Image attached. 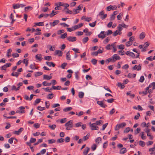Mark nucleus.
<instances>
[{"mask_svg":"<svg viewBox=\"0 0 155 155\" xmlns=\"http://www.w3.org/2000/svg\"><path fill=\"white\" fill-rule=\"evenodd\" d=\"M45 60L51 61L52 60V57L50 56H45L44 58Z\"/></svg>","mask_w":155,"mask_h":155,"instance_id":"nucleus-30","label":"nucleus"},{"mask_svg":"<svg viewBox=\"0 0 155 155\" xmlns=\"http://www.w3.org/2000/svg\"><path fill=\"white\" fill-rule=\"evenodd\" d=\"M106 63H109L110 62H114V59H113L112 57L111 58H108L106 60Z\"/></svg>","mask_w":155,"mask_h":155,"instance_id":"nucleus-33","label":"nucleus"},{"mask_svg":"<svg viewBox=\"0 0 155 155\" xmlns=\"http://www.w3.org/2000/svg\"><path fill=\"white\" fill-rule=\"evenodd\" d=\"M25 108L23 106H21L19 107L18 109L19 110H18L16 111V113H24L25 112L24 109Z\"/></svg>","mask_w":155,"mask_h":155,"instance_id":"nucleus-4","label":"nucleus"},{"mask_svg":"<svg viewBox=\"0 0 155 155\" xmlns=\"http://www.w3.org/2000/svg\"><path fill=\"white\" fill-rule=\"evenodd\" d=\"M104 101H97V103L101 107L103 108H105L107 107V105L104 103Z\"/></svg>","mask_w":155,"mask_h":155,"instance_id":"nucleus-6","label":"nucleus"},{"mask_svg":"<svg viewBox=\"0 0 155 155\" xmlns=\"http://www.w3.org/2000/svg\"><path fill=\"white\" fill-rule=\"evenodd\" d=\"M72 108L71 107H68L66 108H64L63 109V111L64 112H67L69 111H70L72 110Z\"/></svg>","mask_w":155,"mask_h":155,"instance_id":"nucleus-27","label":"nucleus"},{"mask_svg":"<svg viewBox=\"0 0 155 155\" xmlns=\"http://www.w3.org/2000/svg\"><path fill=\"white\" fill-rule=\"evenodd\" d=\"M144 80V78L143 76H141L139 80V82H143Z\"/></svg>","mask_w":155,"mask_h":155,"instance_id":"nucleus-55","label":"nucleus"},{"mask_svg":"<svg viewBox=\"0 0 155 155\" xmlns=\"http://www.w3.org/2000/svg\"><path fill=\"white\" fill-rule=\"evenodd\" d=\"M23 130V128L21 127L20 128L18 131H15L13 133L17 135H19Z\"/></svg>","mask_w":155,"mask_h":155,"instance_id":"nucleus-14","label":"nucleus"},{"mask_svg":"<svg viewBox=\"0 0 155 155\" xmlns=\"http://www.w3.org/2000/svg\"><path fill=\"white\" fill-rule=\"evenodd\" d=\"M67 34L66 33H65L63 34H62L61 36V38L62 39H64L67 37Z\"/></svg>","mask_w":155,"mask_h":155,"instance_id":"nucleus-47","label":"nucleus"},{"mask_svg":"<svg viewBox=\"0 0 155 155\" xmlns=\"http://www.w3.org/2000/svg\"><path fill=\"white\" fill-rule=\"evenodd\" d=\"M62 54H63L62 51L60 50H56L55 51V55H58V56L60 57L62 55Z\"/></svg>","mask_w":155,"mask_h":155,"instance_id":"nucleus-11","label":"nucleus"},{"mask_svg":"<svg viewBox=\"0 0 155 155\" xmlns=\"http://www.w3.org/2000/svg\"><path fill=\"white\" fill-rule=\"evenodd\" d=\"M123 15V13H120L117 16V19L118 20H120L121 18V16H122Z\"/></svg>","mask_w":155,"mask_h":155,"instance_id":"nucleus-40","label":"nucleus"},{"mask_svg":"<svg viewBox=\"0 0 155 155\" xmlns=\"http://www.w3.org/2000/svg\"><path fill=\"white\" fill-rule=\"evenodd\" d=\"M130 127H127L126 128L124 131V133H127L129 132L130 130Z\"/></svg>","mask_w":155,"mask_h":155,"instance_id":"nucleus-45","label":"nucleus"},{"mask_svg":"<svg viewBox=\"0 0 155 155\" xmlns=\"http://www.w3.org/2000/svg\"><path fill=\"white\" fill-rule=\"evenodd\" d=\"M65 126H68L70 127H73V121L71 120H70L68 121L65 124Z\"/></svg>","mask_w":155,"mask_h":155,"instance_id":"nucleus-13","label":"nucleus"},{"mask_svg":"<svg viewBox=\"0 0 155 155\" xmlns=\"http://www.w3.org/2000/svg\"><path fill=\"white\" fill-rule=\"evenodd\" d=\"M89 135L87 134L86 136H84L83 137V139L84 141H86L87 140L89 137Z\"/></svg>","mask_w":155,"mask_h":155,"instance_id":"nucleus-61","label":"nucleus"},{"mask_svg":"<svg viewBox=\"0 0 155 155\" xmlns=\"http://www.w3.org/2000/svg\"><path fill=\"white\" fill-rule=\"evenodd\" d=\"M139 145L142 147H144L145 146V143L143 141L140 140L139 141Z\"/></svg>","mask_w":155,"mask_h":155,"instance_id":"nucleus-44","label":"nucleus"},{"mask_svg":"<svg viewBox=\"0 0 155 155\" xmlns=\"http://www.w3.org/2000/svg\"><path fill=\"white\" fill-rule=\"evenodd\" d=\"M115 111V109L114 108L112 109V110L110 111L109 112V114L111 115H112L113 114H114Z\"/></svg>","mask_w":155,"mask_h":155,"instance_id":"nucleus-50","label":"nucleus"},{"mask_svg":"<svg viewBox=\"0 0 155 155\" xmlns=\"http://www.w3.org/2000/svg\"><path fill=\"white\" fill-rule=\"evenodd\" d=\"M104 88L106 90L108 91L110 93H112L110 89L107 86H104Z\"/></svg>","mask_w":155,"mask_h":155,"instance_id":"nucleus-60","label":"nucleus"},{"mask_svg":"<svg viewBox=\"0 0 155 155\" xmlns=\"http://www.w3.org/2000/svg\"><path fill=\"white\" fill-rule=\"evenodd\" d=\"M37 109L40 111H42L45 109V107H42L40 106H38L37 107Z\"/></svg>","mask_w":155,"mask_h":155,"instance_id":"nucleus-48","label":"nucleus"},{"mask_svg":"<svg viewBox=\"0 0 155 155\" xmlns=\"http://www.w3.org/2000/svg\"><path fill=\"white\" fill-rule=\"evenodd\" d=\"M14 138L13 137H11L8 140V142L10 144H12L13 142V140Z\"/></svg>","mask_w":155,"mask_h":155,"instance_id":"nucleus-64","label":"nucleus"},{"mask_svg":"<svg viewBox=\"0 0 155 155\" xmlns=\"http://www.w3.org/2000/svg\"><path fill=\"white\" fill-rule=\"evenodd\" d=\"M20 74V73H18L16 72L13 71L12 74L11 75L13 76H15L16 77H18L19 75Z\"/></svg>","mask_w":155,"mask_h":155,"instance_id":"nucleus-22","label":"nucleus"},{"mask_svg":"<svg viewBox=\"0 0 155 155\" xmlns=\"http://www.w3.org/2000/svg\"><path fill=\"white\" fill-rule=\"evenodd\" d=\"M52 78V77L48 75L45 74L43 75V79L47 80H49Z\"/></svg>","mask_w":155,"mask_h":155,"instance_id":"nucleus-16","label":"nucleus"},{"mask_svg":"<svg viewBox=\"0 0 155 155\" xmlns=\"http://www.w3.org/2000/svg\"><path fill=\"white\" fill-rule=\"evenodd\" d=\"M56 140L55 139H53L48 140V142L49 144H51L55 142Z\"/></svg>","mask_w":155,"mask_h":155,"instance_id":"nucleus-42","label":"nucleus"},{"mask_svg":"<svg viewBox=\"0 0 155 155\" xmlns=\"http://www.w3.org/2000/svg\"><path fill=\"white\" fill-rule=\"evenodd\" d=\"M145 36V34L144 32H142L139 35V38L140 39L144 38Z\"/></svg>","mask_w":155,"mask_h":155,"instance_id":"nucleus-23","label":"nucleus"},{"mask_svg":"<svg viewBox=\"0 0 155 155\" xmlns=\"http://www.w3.org/2000/svg\"><path fill=\"white\" fill-rule=\"evenodd\" d=\"M117 34L120 35V34L119 33V31L118 30H117L114 32L113 35L114 36H117Z\"/></svg>","mask_w":155,"mask_h":155,"instance_id":"nucleus-49","label":"nucleus"},{"mask_svg":"<svg viewBox=\"0 0 155 155\" xmlns=\"http://www.w3.org/2000/svg\"><path fill=\"white\" fill-rule=\"evenodd\" d=\"M90 149L88 147H86V148L84 149V150L83 152V154L84 155H87Z\"/></svg>","mask_w":155,"mask_h":155,"instance_id":"nucleus-17","label":"nucleus"},{"mask_svg":"<svg viewBox=\"0 0 155 155\" xmlns=\"http://www.w3.org/2000/svg\"><path fill=\"white\" fill-rule=\"evenodd\" d=\"M59 22V20H54L53 22H50V25L52 26H54L55 25L58 24Z\"/></svg>","mask_w":155,"mask_h":155,"instance_id":"nucleus-12","label":"nucleus"},{"mask_svg":"<svg viewBox=\"0 0 155 155\" xmlns=\"http://www.w3.org/2000/svg\"><path fill=\"white\" fill-rule=\"evenodd\" d=\"M88 39L89 38L88 37H85L82 40L83 43L85 44L86 43L88 40Z\"/></svg>","mask_w":155,"mask_h":155,"instance_id":"nucleus-37","label":"nucleus"},{"mask_svg":"<svg viewBox=\"0 0 155 155\" xmlns=\"http://www.w3.org/2000/svg\"><path fill=\"white\" fill-rule=\"evenodd\" d=\"M97 60L95 59H93L91 60V62L94 64L95 65L97 62Z\"/></svg>","mask_w":155,"mask_h":155,"instance_id":"nucleus-52","label":"nucleus"},{"mask_svg":"<svg viewBox=\"0 0 155 155\" xmlns=\"http://www.w3.org/2000/svg\"><path fill=\"white\" fill-rule=\"evenodd\" d=\"M117 86L119 87H120L121 89L124 88L125 87L124 84H122L120 82H119L118 83Z\"/></svg>","mask_w":155,"mask_h":155,"instance_id":"nucleus-19","label":"nucleus"},{"mask_svg":"<svg viewBox=\"0 0 155 155\" xmlns=\"http://www.w3.org/2000/svg\"><path fill=\"white\" fill-rule=\"evenodd\" d=\"M19 87H18L17 88H16V87L15 85H13L12 87V90H15V91H17L19 90Z\"/></svg>","mask_w":155,"mask_h":155,"instance_id":"nucleus-34","label":"nucleus"},{"mask_svg":"<svg viewBox=\"0 0 155 155\" xmlns=\"http://www.w3.org/2000/svg\"><path fill=\"white\" fill-rule=\"evenodd\" d=\"M116 43V42H115L111 44L112 47L113 48L114 52H115L117 51V49L115 46Z\"/></svg>","mask_w":155,"mask_h":155,"instance_id":"nucleus-31","label":"nucleus"},{"mask_svg":"<svg viewBox=\"0 0 155 155\" xmlns=\"http://www.w3.org/2000/svg\"><path fill=\"white\" fill-rule=\"evenodd\" d=\"M113 59H114V62H115L117 60H120V58L118 55L117 54H115L112 56Z\"/></svg>","mask_w":155,"mask_h":155,"instance_id":"nucleus-8","label":"nucleus"},{"mask_svg":"<svg viewBox=\"0 0 155 155\" xmlns=\"http://www.w3.org/2000/svg\"><path fill=\"white\" fill-rule=\"evenodd\" d=\"M13 8L14 9H17L20 8H23L25 7V5L22 4H13Z\"/></svg>","mask_w":155,"mask_h":155,"instance_id":"nucleus-2","label":"nucleus"},{"mask_svg":"<svg viewBox=\"0 0 155 155\" xmlns=\"http://www.w3.org/2000/svg\"><path fill=\"white\" fill-rule=\"evenodd\" d=\"M130 56L132 58H136V56H135V54L132 52H131V53H130Z\"/></svg>","mask_w":155,"mask_h":155,"instance_id":"nucleus-63","label":"nucleus"},{"mask_svg":"<svg viewBox=\"0 0 155 155\" xmlns=\"http://www.w3.org/2000/svg\"><path fill=\"white\" fill-rule=\"evenodd\" d=\"M32 9V7L31 6H28L25 8V12H27L28 10H31Z\"/></svg>","mask_w":155,"mask_h":155,"instance_id":"nucleus-26","label":"nucleus"},{"mask_svg":"<svg viewBox=\"0 0 155 155\" xmlns=\"http://www.w3.org/2000/svg\"><path fill=\"white\" fill-rule=\"evenodd\" d=\"M67 39L69 41L74 42L76 40L77 38L75 37H72L71 36H69L67 37Z\"/></svg>","mask_w":155,"mask_h":155,"instance_id":"nucleus-7","label":"nucleus"},{"mask_svg":"<svg viewBox=\"0 0 155 155\" xmlns=\"http://www.w3.org/2000/svg\"><path fill=\"white\" fill-rule=\"evenodd\" d=\"M140 134L141 135V138L143 140H145L146 138V137L145 136H144V132H141Z\"/></svg>","mask_w":155,"mask_h":155,"instance_id":"nucleus-41","label":"nucleus"},{"mask_svg":"<svg viewBox=\"0 0 155 155\" xmlns=\"http://www.w3.org/2000/svg\"><path fill=\"white\" fill-rule=\"evenodd\" d=\"M49 127L51 129L54 130L56 127V126L55 124H53L52 125H49Z\"/></svg>","mask_w":155,"mask_h":155,"instance_id":"nucleus-43","label":"nucleus"},{"mask_svg":"<svg viewBox=\"0 0 155 155\" xmlns=\"http://www.w3.org/2000/svg\"><path fill=\"white\" fill-rule=\"evenodd\" d=\"M35 25L38 26H44V24L43 22H39L35 23Z\"/></svg>","mask_w":155,"mask_h":155,"instance_id":"nucleus-28","label":"nucleus"},{"mask_svg":"<svg viewBox=\"0 0 155 155\" xmlns=\"http://www.w3.org/2000/svg\"><path fill=\"white\" fill-rule=\"evenodd\" d=\"M122 25L121 24H119V25H118V26L117 27V28L118 29V31H122V30L123 28H122Z\"/></svg>","mask_w":155,"mask_h":155,"instance_id":"nucleus-51","label":"nucleus"},{"mask_svg":"<svg viewBox=\"0 0 155 155\" xmlns=\"http://www.w3.org/2000/svg\"><path fill=\"white\" fill-rule=\"evenodd\" d=\"M41 101V99H37L34 103V104L36 105L37 104L39 103Z\"/></svg>","mask_w":155,"mask_h":155,"instance_id":"nucleus-46","label":"nucleus"},{"mask_svg":"<svg viewBox=\"0 0 155 155\" xmlns=\"http://www.w3.org/2000/svg\"><path fill=\"white\" fill-rule=\"evenodd\" d=\"M126 148H123L120 149V153L121 154H124L126 152Z\"/></svg>","mask_w":155,"mask_h":155,"instance_id":"nucleus-21","label":"nucleus"},{"mask_svg":"<svg viewBox=\"0 0 155 155\" xmlns=\"http://www.w3.org/2000/svg\"><path fill=\"white\" fill-rule=\"evenodd\" d=\"M96 22V21H95L94 22H92V23H89V25L91 27H94L95 26Z\"/></svg>","mask_w":155,"mask_h":155,"instance_id":"nucleus-39","label":"nucleus"},{"mask_svg":"<svg viewBox=\"0 0 155 155\" xmlns=\"http://www.w3.org/2000/svg\"><path fill=\"white\" fill-rule=\"evenodd\" d=\"M126 124L125 122H123L121 124H118L115 127V130H118L120 128H123L126 126Z\"/></svg>","mask_w":155,"mask_h":155,"instance_id":"nucleus-1","label":"nucleus"},{"mask_svg":"<svg viewBox=\"0 0 155 155\" xmlns=\"http://www.w3.org/2000/svg\"><path fill=\"white\" fill-rule=\"evenodd\" d=\"M127 94L128 95L130 96V97L132 98H134L135 97V95L134 94H131L130 91L128 92L127 93Z\"/></svg>","mask_w":155,"mask_h":155,"instance_id":"nucleus-35","label":"nucleus"},{"mask_svg":"<svg viewBox=\"0 0 155 155\" xmlns=\"http://www.w3.org/2000/svg\"><path fill=\"white\" fill-rule=\"evenodd\" d=\"M84 95V94L83 92L80 91L78 93V97L80 98H82L83 97Z\"/></svg>","mask_w":155,"mask_h":155,"instance_id":"nucleus-25","label":"nucleus"},{"mask_svg":"<svg viewBox=\"0 0 155 155\" xmlns=\"http://www.w3.org/2000/svg\"><path fill=\"white\" fill-rule=\"evenodd\" d=\"M150 85H151V87H152L153 89H155V82H153L152 83L150 84Z\"/></svg>","mask_w":155,"mask_h":155,"instance_id":"nucleus-62","label":"nucleus"},{"mask_svg":"<svg viewBox=\"0 0 155 155\" xmlns=\"http://www.w3.org/2000/svg\"><path fill=\"white\" fill-rule=\"evenodd\" d=\"M36 58L39 61H41L42 59L41 55V54H38L35 56Z\"/></svg>","mask_w":155,"mask_h":155,"instance_id":"nucleus-18","label":"nucleus"},{"mask_svg":"<svg viewBox=\"0 0 155 155\" xmlns=\"http://www.w3.org/2000/svg\"><path fill=\"white\" fill-rule=\"evenodd\" d=\"M104 14V11L103 10L100 12L98 15L101 16L102 15H103V16H101V18L103 20L105 19L107 16V14Z\"/></svg>","mask_w":155,"mask_h":155,"instance_id":"nucleus-5","label":"nucleus"},{"mask_svg":"<svg viewBox=\"0 0 155 155\" xmlns=\"http://www.w3.org/2000/svg\"><path fill=\"white\" fill-rule=\"evenodd\" d=\"M66 58L67 60H71V55L70 53V51H68L67 52L66 54Z\"/></svg>","mask_w":155,"mask_h":155,"instance_id":"nucleus-20","label":"nucleus"},{"mask_svg":"<svg viewBox=\"0 0 155 155\" xmlns=\"http://www.w3.org/2000/svg\"><path fill=\"white\" fill-rule=\"evenodd\" d=\"M141 129L140 128H137L136 130L135 131V134H138L140 132Z\"/></svg>","mask_w":155,"mask_h":155,"instance_id":"nucleus-58","label":"nucleus"},{"mask_svg":"<svg viewBox=\"0 0 155 155\" xmlns=\"http://www.w3.org/2000/svg\"><path fill=\"white\" fill-rule=\"evenodd\" d=\"M83 25V23H80L79 25H76L72 27V28L73 29V30H76L78 29L79 28L81 27Z\"/></svg>","mask_w":155,"mask_h":155,"instance_id":"nucleus-10","label":"nucleus"},{"mask_svg":"<svg viewBox=\"0 0 155 155\" xmlns=\"http://www.w3.org/2000/svg\"><path fill=\"white\" fill-rule=\"evenodd\" d=\"M46 64L47 65L50 67L52 66L53 67H54L55 66V64L52 62L46 61Z\"/></svg>","mask_w":155,"mask_h":155,"instance_id":"nucleus-15","label":"nucleus"},{"mask_svg":"<svg viewBox=\"0 0 155 155\" xmlns=\"http://www.w3.org/2000/svg\"><path fill=\"white\" fill-rule=\"evenodd\" d=\"M112 31L110 30H108L107 31L105 32V33L106 34V36L110 34H111L112 33Z\"/></svg>","mask_w":155,"mask_h":155,"instance_id":"nucleus-38","label":"nucleus"},{"mask_svg":"<svg viewBox=\"0 0 155 155\" xmlns=\"http://www.w3.org/2000/svg\"><path fill=\"white\" fill-rule=\"evenodd\" d=\"M67 65V63H63L61 65V68L63 69H64L65 68V66Z\"/></svg>","mask_w":155,"mask_h":155,"instance_id":"nucleus-57","label":"nucleus"},{"mask_svg":"<svg viewBox=\"0 0 155 155\" xmlns=\"http://www.w3.org/2000/svg\"><path fill=\"white\" fill-rule=\"evenodd\" d=\"M12 51V50L10 48L8 50L7 52V56L8 58L10 57L11 56V53Z\"/></svg>","mask_w":155,"mask_h":155,"instance_id":"nucleus-24","label":"nucleus"},{"mask_svg":"<svg viewBox=\"0 0 155 155\" xmlns=\"http://www.w3.org/2000/svg\"><path fill=\"white\" fill-rule=\"evenodd\" d=\"M98 36L99 38L103 39L106 37V34L104 33V31H101Z\"/></svg>","mask_w":155,"mask_h":155,"instance_id":"nucleus-9","label":"nucleus"},{"mask_svg":"<svg viewBox=\"0 0 155 155\" xmlns=\"http://www.w3.org/2000/svg\"><path fill=\"white\" fill-rule=\"evenodd\" d=\"M64 140V139L61 138L58 139L57 140V142L58 143H61L63 142Z\"/></svg>","mask_w":155,"mask_h":155,"instance_id":"nucleus-53","label":"nucleus"},{"mask_svg":"<svg viewBox=\"0 0 155 155\" xmlns=\"http://www.w3.org/2000/svg\"><path fill=\"white\" fill-rule=\"evenodd\" d=\"M52 88L54 90H59L61 89V86H58L56 87L55 86H53L52 87Z\"/></svg>","mask_w":155,"mask_h":155,"instance_id":"nucleus-32","label":"nucleus"},{"mask_svg":"<svg viewBox=\"0 0 155 155\" xmlns=\"http://www.w3.org/2000/svg\"><path fill=\"white\" fill-rule=\"evenodd\" d=\"M43 74V73L42 72L38 71L35 73V77H37L38 76L41 75Z\"/></svg>","mask_w":155,"mask_h":155,"instance_id":"nucleus-29","label":"nucleus"},{"mask_svg":"<svg viewBox=\"0 0 155 155\" xmlns=\"http://www.w3.org/2000/svg\"><path fill=\"white\" fill-rule=\"evenodd\" d=\"M102 120H100L99 121H96V123H95L96 124V125H101V122H102Z\"/></svg>","mask_w":155,"mask_h":155,"instance_id":"nucleus-54","label":"nucleus"},{"mask_svg":"<svg viewBox=\"0 0 155 155\" xmlns=\"http://www.w3.org/2000/svg\"><path fill=\"white\" fill-rule=\"evenodd\" d=\"M114 99L112 98L107 100V101L109 103H112L113 102Z\"/></svg>","mask_w":155,"mask_h":155,"instance_id":"nucleus-59","label":"nucleus"},{"mask_svg":"<svg viewBox=\"0 0 155 155\" xmlns=\"http://www.w3.org/2000/svg\"><path fill=\"white\" fill-rule=\"evenodd\" d=\"M101 140V138L100 137H98L96 139L95 142L97 143H99Z\"/></svg>","mask_w":155,"mask_h":155,"instance_id":"nucleus-56","label":"nucleus"},{"mask_svg":"<svg viewBox=\"0 0 155 155\" xmlns=\"http://www.w3.org/2000/svg\"><path fill=\"white\" fill-rule=\"evenodd\" d=\"M90 126L91 127L92 130H97L99 129V127L96 126V124L94 123L91 124V122L89 123Z\"/></svg>","mask_w":155,"mask_h":155,"instance_id":"nucleus-3","label":"nucleus"},{"mask_svg":"<svg viewBox=\"0 0 155 155\" xmlns=\"http://www.w3.org/2000/svg\"><path fill=\"white\" fill-rule=\"evenodd\" d=\"M54 97L53 94L52 93L49 94L47 97L48 99H51Z\"/></svg>","mask_w":155,"mask_h":155,"instance_id":"nucleus-36","label":"nucleus"}]
</instances>
